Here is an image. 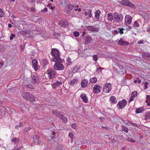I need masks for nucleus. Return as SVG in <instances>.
<instances>
[{"mask_svg":"<svg viewBox=\"0 0 150 150\" xmlns=\"http://www.w3.org/2000/svg\"><path fill=\"white\" fill-rule=\"evenodd\" d=\"M84 14L86 17V19H88L92 17L91 11H90L88 13L86 11H85L84 13Z\"/></svg>","mask_w":150,"mask_h":150,"instance_id":"a211bd4d","label":"nucleus"},{"mask_svg":"<svg viewBox=\"0 0 150 150\" xmlns=\"http://www.w3.org/2000/svg\"><path fill=\"white\" fill-rule=\"evenodd\" d=\"M52 112L53 114L56 117H60L62 115V114H61V112H59L56 110L55 111L54 110H52Z\"/></svg>","mask_w":150,"mask_h":150,"instance_id":"f3484780","label":"nucleus"},{"mask_svg":"<svg viewBox=\"0 0 150 150\" xmlns=\"http://www.w3.org/2000/svg\"><path fill=\"white\" fill-rule=\"evenodd\" d=\"M128 140L129 141H130V142H132L133 143V142H135V140H134V139H131L130 138H128Z\"/></svg>","mask_w":150,"mask_h":150,"instance_id":"603ef678","label":"nucleus"},{"mask_svg":"<svg viewBox=\"0 0 150 150\" xmlns=\"http://www.w3.org/2000/svg\"><path fill=\"white\" fill-rule=\"evenodd\" d=\"M74 136L73 134L71 132H70L69 134V137L70 138H73V137Z\"/></svg>","mask_w":150,"mask_h":150,"instance_id":"8fccbe9b","label":"nucleus"},{"mask_svg":"<svg viewBox=\"0 0 150 150\" xmlns=\"http://www.w3.org/2000/svg\"><path fill=\"white\" fill-rule=\"evenodd\" d=\"M15 36H16V35L15 34H13V33L11 34V36L10 37V39L11 40H12L13 39V38L15 37Z\"/></svg>","mask_w":150,"mask_h":150,"instance_id":"49530a36","label":"nucleus"},{"mask_svg":"<svg viewBox=\"0 0 150 150\" xmlns=\"http://www.w3.org/2000/svg\"><path fill=\"white\" fill-rule=\"evenodd\" d=\"M47 11V8H45L43 10H42L41 11L42 12H45Z\"/></svg>","mask_w":150,"mask_h":150,"instance_id":"4d7b16f0","label":"nucleus"},{"mask_svg":"<svg viewBox=\"0 0 150 150\" xmlns=\"http://www.w3.org/2000/svg\"><path fill=\"white\" fill-rule=\"evenodd\" d=\"M113 18H114V16H111L108 17V20L110 21H112L113 20Z\"/></svg>","mask_w":150,"mask_h":150,"instance_id":"37998d69","label":"nucleus"},{"mask_svg":"<svg viewBox=\"0 0 150 150\" xmlns=\"http://www.w3.org/2000/svg\"><path fill=\"white\" fill-rule=\"evenodd\" d=\"M81 98L82 99L83 101L85 103H87L88 102L87 98L86 96V94L84 93H83L81 95Z\"/></svg>","mask_w":150,"mask_h":150,"instance_id":"6ab92c4d","label":"nucleus"},{"mask_svg":"<svg viewBox=\"0 0 150 150\" xmlns=\"http://www.w3.org/2000/svg\"><path fill=\"white\" fill-rule=\"evenodd\" d=\"M22 125H23L22 123L21 122L20 123L19 125H16L15 127L16 128H17V127H20L22 126Z\"/></svg>","mask_w":150,"mask_h":150,"instance_id":"864d4df0","label":"nucleus"},{"mask_svg":"<svg viewBox=\"0 0 150 150\" xmlns=\"http://www.w3.org/2000/svg\"><path fill=\"white\" fill-rule=\"evenodd\" d=\"M60 119L64 122V123H67L68 121L67 118L65 117L64 115L62 114L60 117Z\"/></svg>","mask_w":150,"mask_h":150,"instance_id":"412c9836","label":"nucleus"},{"mask_svg":"<svg viewBox=\"0 0 150 150\" xmlns=\"http://www.w3.org/2000/svg\"><path fill=\"white\" fill-rule=\"evenodd\" d=\"M26 86L28 88H33V86L32 85L30 84L27 85Z\"/></svg>","mask_w":150,"mask_h":150,"instance_id":"bf43d9fd","label":"nucleus"},{"mask_svg":"<svg viewBox=\"0 0 150 150\" xmlns=\"http://www.w3.org/2000/svg\"><path fill=\"white\" fill-rule=\"evenodd\" d=\"M63 60L61 59L57 60L55 62V64L54 66V68L55 70H61L64 68V65L61 64Z\"/></svg>","mask_w":150,"mask_h":150,"instance_id":"f03ea898","label":"nucleus"},{"mask_svg":"<svg viewBox=\"0 0 150 150\" xmlns=\"http://www.w3.org/2000/svg\"><path fill=\"white\" fill-rule=\"evenodd\" d=\"M47 73L50 79L53 78L55 76V72L53 69H50L47 70Z\"/></svg>","mask_w":150,"mask_h":150,"instance_id":"39448f33","label":"nucleus"},{"mask_svg":"<svg viewBox=\"0 0 150 150\" xmlns=\"http://www.w3.org/2000/svg\"><path fill=\"white\" fill-rule=\"evenodd\" d=\"M86 34V32H83V34H82V37H83V36H84L85 35V34Z\"/></svg>","mask_w":150,"mask_h":150,"instance_id":"774afa93","label":"nucleus"},{"mask_svg":"<svg viewBox=\"0 0 150 150\" xmlns=\"http://www.w3.org/2000/svg\"><path fill=\"white\" fill-rule=\"evenodd\" d=\"M8 27L9 28H11L12 26L11 24L10 23L8 24Z\"/></svg>","mask_w":150,"mask_h":150,"instance_id":"338daca9","label":"nucleus"},{"mask_svg":"<svg viewBox=\"0 0 150 150\" xmlns=\"http://www.w3.org/2000/svg\"><path fill=\"white\" fill-rule=\"evenodd\" d=\"M31 80L33 83H36L38 82L39 81V78L36 76H31Z\"/></svg>","mask_w":150,"mask_h":150,"instance_id":"4468645a","label":"nucleus"},{"mask_svg":"<svg viewBox=\"0 0 150 150\" xmlns=\"http://www.w3.org/2000/svg\"><path fill=\"white\" fill-rule=\"evenodd\" d=\"M97 81V79L95 77H94L93 78H92L90 79V82L89 83V85L91 83H95Z\"/></svg>","mask_w":150,"mask_h":150,"instance_id":"5701e85b","label":"nucleus"},{"mask_svg":"<svg viewBox=\"0 0 150 150\" xmlns=\"http://www.w3.org/2000/svg\"><path fill=\"white\" fill-rule=\"evenodd\" d=\"M67 64H67V65L68 66L71 64L72 63V62L71 61V59L69 57H68L67 59Z\"/></svg>","mask_w":150,"mask_h":150,"instance_id":"4c0bfd02","label":"nucleus"},{"mask_svg":"<svg viewBox=\"0 0 150 150\" xmlns=\"http://www.w3.org/2000/svg\"><path fill=\"white\" fill-rule=\"evenodd\" d=\"M78 80L76 79H73L71 81V82L70 83V84L71 86H73L76 83H77Z\"/></svg>","mask_w":150,"mask_h":150,"instance_id":"a878e982","label":"nucleus"},{"mask_svg":"<svg viewBox=\"0 0 150 150\" xmlns=\"http://www.w3.org/2000/svg\"><path fill=\"white\" fill-rule=\"evenodd\" d=\"M134 26L136 27H138L139 26V25L137 21H135L134 24Z\"/></svg>","mask_w":150,"mask_h":150,"instance_id":"79ce46f5","label":"nucleus"},{"mask_svg":"<svg viewBox=\"0 0 150 150\" xmlns=\"http://www.w3.org/2000/svg\"><path fill=\"white\" fill-rule=\"evenodd\" d=\"M59 53V52L57 49H52L51 54L53 57V61L55 62L56 60L61 59L60 57Z\"/></svg>","mask_w":150,"mask_h":150,"instance_id":"7ed1b4c3","label":"nucleus"},{"mask_svg":"<svg viewBox=\"0 0 150 150\" xmlns=\"http://www.w3.org/2000/svg\"><path fill=\"white\" fill-rule=\"evenodd\" d=\"M114 18L115 21L118 23L122 21L123 18V16L121 14L117 12L114 13Z\"/></svg>","mask_w":150,"mask_h":150,"instance_id":"20e7f679","label":"nucleus"},{"mask_svg":"<svg viewBox=\"0 0 150 150\" xmlns=\"http://www.w3.org/2000/svg\"><path fill=\"white\" fill-rule=\"evenodd\" d=\"M129 2L130 1L127 0H122L120 2L124 5L128 6Z\"/></svg>","mask_w":150,"mask_h":150,"instance_id":"4be33fe9","label":"nucleus"},{"mask_svg":"<svg viewBox=\"0 0 150 150\" xmlns=\"http://www.w3.org/2000/svg\"><path fill=\"white\" fill-rule=\"evenodd\" d=\"M137 92L136 91L133 92L132 93V96H134V97L137 96Z\"/></svg>","mask_w":150,"mask_h":150,"instance_id":"c03bdc74","label":"nucleus"},{"mask_svg":"<svg viewBox=\"0 0 150 150\" xmlns=\"http://www.w3.org/2000/svg\"><path fill=\"white\" fill-rule=\"evenodd\" d=\"M111 89V86L110 83H107L105 85L103 91L106 93H109Z\"/></svg>","mask_w":150,"mask_h":150,"instance_id":"0eeeda50","label":"nucleus"},{"mask_svg":"<svg viewBox=\"0 0 150 150\" xmlns=\"http://www.w3.org/2000/svg\"><path fill=\"white\" fill-rule=\"evenodd\" d=\"M74 7V6L71 4L67 5L65 7V8L67 13H68L69 11H71Z\"/></svg>","mask_w":150,"mask_h":150,"instance_id":"dca6fc26","label":"nucleus"},{"mask_svg":"<svg viewBox=\"0 0 150 150\" xmlns=\"http://www.w3.org/2000/svg\"><path fill=\"white\" fill-rule=\"evenodd\" d=\"M42 63L44 66H46L48 63V62L46 59H42Z\"/></svg>","mask_w":150,"mask_h":150,"instance_id":"473e14b6","label":"nucleus"},{"mask_svg":"<svg viewBox=\"0 0 150 150\" xmlns=\"http://www.w3.org/2000/svg\"><path fill=\"white\" fill-rule=\"evenodd\" d=\"M99 118L102 121H103L104 120V118H103V117H100Z\"/></svg>","mask_w":150,"mask_h":150,"instance_id":"69168bd1","label":"nucleus"},{"mask_svg":"<svg viewBox=\"0 0 150 150\" xmlns=\"http://www.w3.org/2000/svg\"><path fill=\"white\" fill-rule=\"evenodd\" d=\"M93 59L94 61H96L98 60L97 55H95L93 56Z\"/></svg>","mask_w":150,"mask_h":150,"instance_id":"a18cd8bd","label":"nucleus"},{"mask_svg":"<svg viewBox=\"0 0 150 150\" xmlns=\"http://www.w3.org/2000/svg\"><path fill=\"white\" fill-rule=\"evenodd\" d=\"M22 95L23 98L27 101L33 102L35 100L34 96L28 92H24L23 93Z\"/></svg>","mask_w":150,"mask_h":150,"instance_id":"f257e3e1","label":"nucleus"},{"mask_svg":"<svg viewBox=\"0 0 150 150\" xmlns=\"http://www.w3.org/2000/svg\"><path fill=\"white\" fill-rule=\"evenodd\" d=\"M30 10L32 12H33L35 11L34 8H31Z\"/></svg>","mask_w":150,"mask_h":150,"instance_id":"e2e57ef3","label":"nucleus"},{"mask_svg":"<svg viewBox=\"0 0 150 150\" xmlns=\"http://www.w3.org/2000/svg\"><path fill=\"white\" fill-rule=\"evenodd\" d=\"M146 102L147 103V105L148 106L150 105V95L146 96Z\"/></svg>","mask_w":150,"mask_h":150,"instance_id":"cd10ccee","label":"nucleus"},{"mask_svg":"<svg viewBox=\"0 0 150 150\" xmlns=\"http://www.w3.org/2000/svg\"><path fill=\"white\" fill-rule=\"evenodd\" d=\"M3 15V12L2 10L0 8V16L2 17Z\"/></svg>","mask_w":150,"mask_h":150,"instance_id":"3c124183","label":"nucleus"},{"mask_svg":"<svg viewBox=\"0 0 150 150\" xmlns=\"http://www.w3.org/2000/svg\"><path fill=\"white\" fill-rule=\"evenodd\" d=\"M11 140L12 141L15 143H18L19 141V139L18 138H16V137L12 138L11 139Z\"/></svg>","mask_w":150,"mask_h":150,"instance_id":"72a5a7b5","label":"nucleus"},{"mask_svg":"<svg viewBox=\"0 0 150 150\" xmlns=\"http://www.w3.org/2000/svg\"><path fill=\"white\" fill-rule=\"evenodd\" d=\"M148 85V83L147 82H146L144 83V87H145V89H146L147 87V85Z\"/></svg>","mask_w":150,"mask_h":150,"instance_id":"13d9d810","label":"nucleus"},{"mask_svg":"<svg viewBox=\"0 0 150 150\" xmlns=\"http://www.w3.org/2000/svg\"><path fill=\"white\" fill-rule=\"evenodd\" d=\"M132 18L129 15H127L125 17V21L126 23L130 24L131 23Z\"/></svg>","mask_w":150,"mask_h":150,"instance_id":"1a4fd4ad","label":"nucleus"},{"mask_svg":"<svg viewBox=\"0 0 150 150\" xmlns=\"http://www.w3.org/2000/svg\"><path fill=\"white\" fill-rule=\"evenodd\" d=\"M100 13V11L99 10L97 11L95 13V18L96 19L98 20L99 19V16Z\"/></svg>","mask_w":150,"mask_h":150,"instance_id":"aec40b11","label":"nucleus"},{"mask_svg":"<svg viewBox=\"0 0 150 150\" xmlns=\"http://www.w3.org/2000/svg\"><path fill=\"white\" fill-rule=\"evenodd\" d=\"M150 119V111H147L145 115V119L147 120Z\"/></svg>","mask_w":150,"mask_h":150,"instance_id":"b1692460","label":"nucleus"},{"mask_svg":"<svg viewBox=\"0 0 150 150\" xmlns=\"http://www.w3.org/2000/svg\"><path fill=\"white\" fill-rule=\"evenodd\" d=\"M135 98V97H134V96H131L129 100V102H130L133 100H134Z\"/></svg>","mask_w":150,"mask_h":150,"instance_id":"09e8293b","label":"nucleus"},{"mask_svg":"<svg viewBox=\"0 0 150 150\" xmlns=\"http://www.w3.org/2000/svg\"><path fill=\"white\" fill-rule=\"evenodd\" d=\"M122 130L126 133H127L128 131V129L127 127L123 126L122 128Z\"/></svg>","mask_w":150,"mask_h":150,"instance_id":"f704fd0d","label":"nucleus"},{"mask_svg":"<svg viewBox=\"0 0 150 150\" xmlns=\"http://www.w3.org/2000/svg\"><path fill=\"white\" fill-rule=\"evenodd\" d=\"M143 109L142 108H137L136 109V112L137 113H139L141 112L143 110Z\"/></svg>","mask_w":150,"mask_h":150,"instance_id":"2f4dec72","label":"nucleus"},{"mask_svg":"<svg viewBox=\"0 0 150 150\" xmlns=\"http://www.w3.org/2000/svg\"><path fill=\"white\" fill-rule=\"evenodd\" d=\"M100 87L99 86L96 85L93 88V90L95 93H98L100 92Z\"/></svg>","mask_w":150,"mask_h":150,"instance_id":"9d476101","label":"nucleus"},{"mask_svg":"<svg viewBox=\"0 0 150 150\" xmlns=\"http://www.w3.org/2000/svg\"><path fill=\"white\" fill-rule=\"evenodd\" d=\"M4 50L3 45L0 44V51H2Z\"/></svg>","mask_w":150,"mask_h":150,"instance_id":"de8ad7c7","label":"nucleus"},{"mask_svg":"<svg viewBox=\"0 0 150 150\" xmlns=\"http://www.w3.org/2000/svg\"><path fill=\"white\" fill-rule=\"evenodd\" d=\"M88 81L87 79H84L81 83V86L82 88H85L88 84Z\"/></svg>","mask_w":150,"mask_h":150,"instance_id":"2eb2a0df","label":"nucleus"},{"mask_svg":"<svg viewBox=\"0 0 150 150\" xmlns=\"http://www.w3.org/2000/svg\"><path fill=\"white\" fill-rule=\"evenodd\" d=\"M111 16H113L112 15V13H109L108 14V17Z\"/></svg>","mask_w":150,"mask_h":150,"instance_id":"680f3d73","label":"nucleus"},{"mask_svg":"<svg viewBox=\"0 0 150 150\" xmlns=\"http://www.w3.org/2000/svg\"><path fill=\"white\" fill-rule=\"evenodd\" d=\"M150 56V54L147 53H145L142 54V57L145 59H147Z\"/></svg>","mask_w":150,"mask_h":150,"instance_id":"c85d7f7f","label":"nucleus"},{"mask_svg":"<svg viewBox=\"0 0 150 150\" xmlns=\"http://www.w3.org/2000/svg\"><path fill=\"white\" fill-rule=\"evenodd\" d=\"M75 7V8H74V10L75 11H77V10H78V8H79V5H76L75 6H74Z\"/></svg>","mask_w":150,"mask_h":150,"instance_id":"6e6d98bb","label":"nucleus"},{"mask_svg":"<svg viewBox=\"0 0 150 150\" xmlns=\"http://www.w3.org/2000/svg\"><path fill=\"white\" fill-rule=\"evenodd\" d=\"M79 66L76 65L73 68V70L74 72H76L79 69Z\"/></svg>","mask_w":150,"mask_h":150,"instance_id":"e433bc0d","label":"nucleus"},{"mask_svg":"<svg viewBox=\"0 0 150 150\" xmlns=\"http://www.w3.org/2000/svg\"><path fill=\"white\" fill-rule=\"evenodd\" d=\"M116 98L115 96H112L110 98V100L111 102L113 103H117L116 100H115Z\"/></svg>","mask_w":150,"mask_h":150,"instance_id":"c756f323","label":"nucleus"},{"mask_svg":"<svg viewBox=\"0 0 150 150\" xmlns=\"http://www.w3.org/2000/svg\"><path fill=\"white\" fill-rule=\"evenodd\" d=\"M118 29L119 30V33H120L121 34H123L124 33L123 30H124L125 29L123 28H119Z\"/></svg>","mask_w":150,"mask_h":150,"instance_id":"a19ab883","label":"nucleus"},{"mask_svg":"<svg viewBox=\"0 0 150 150\" xmlns=\"http://www.w3.org/2000/svg\"><path fill=\"white\" fill-rule=\"evenodd\" d=\"M86 28L89 31L92 32H97L98 31V29L93 26H88L86 27Z\"/></svg>","mask_w":150,"mask_h":150,"instance_id":"f8f14e48","label":"nucleus"},{"mask_svg":"<svg viewBox=\"0 0 150 150\" xmlns=\"http://www.w3.org/2000/svg\"><path fill=\"white\" fill-rule=\"evenodd\" d=\"M74 36L77 37L79 35V33L78 32H74L73 33Z\"/></svg>","mask_w":150,"mask_h":150,"instance_id":"ea45409f","label":"nucleus"},{"mask_svg":"<svg viewBox=\"0 0 150 150\" xmlns=\"http://www.w3.org/2000/svg\"><path fill=\"white\" fill-rule=\"evenodd\" d=\"M127 101L125 100H123L120 101L117 104L118 108L119 109H122L126 105Z\"/></svg>","mask_w":150,"mask_h":150,"instance_id":"423d86ee","label":"nucleus"},{"mask_svg":"<svg viewBox=\"0 0 150 150\" xmlns=\"http://www.w3.org/2000/svg\"><path fill=\"white\" fill-rule=\"evenodd\" d=\"M71 127L74 129H75L76 127V124H73L71 125Z\"/></svg>","mask_w":150,"mask_h":150,"instance_id":"5fc2aeb1","label":"nucleus"},{"mask_svg":"<svg viewBox=\"0 0 150 150\" xmlns=\"http://www.w3.org/2000/svg\"><path fill=\"white\" fill-rule=\"evenodd\" d=\"M104 68H102L101 67H99L97 69V71L99 69H104Z\"/></svg>","mask_w":150,"mask_h":150,"instance_id":"0e129e2a","label":"nucleus"},{"mask_svg":"<svg viewBox=\"0 0 150 150\" xmlns=\"http://www.w3.org/2000/svg\"><path fill=\"white\" fill-rule=\"evenodd\" d=\"M129 123L130 124L133 125V126L135 127H139V125L137 124L134 123H133L131 121H129Z\"/></svg>","mask_w":150,"mask_h":150,"instance_id":"58836bf2","label":"nucleus"},{"mask_svg":"<svg viewBox=\"0 0 150 150\" xmlns=\"http://www.w3.org/2000/svg\"><path fill=\"white\" fill-rule=\"evenodd\" d=\"M35 138H36V139H35V138H34V142H37L38 143V138H37L36 137H35Z\"/></svg>","mask_w":150,"mask_h":150,"instance_id":"052dcab7","label":"nucleus"},{"mask_svg":"<svg viewBox=\"0 0 150 150\" xmlns=\"http://www.w3.org/2000/svg\"><path fill=\"white\" fill-rule=\"evenodd\" d=\"M58 25L62 27H66L68 25V22L67 21H59Z\"/></svg>","mask_w":150,"mask_h":150,"instance_id":"9b49d317","label":"nucleus"},{"mask_svg":"<svg viewBox=\"0 0 150 150\" xmlns=\"http://www.w3.org/2000/svg\"><path fill=\"white\" fill-rule=\"evenodd\" d=\"M92 40L90 36H87L86 37V40L85 42V44H87L89 42H91Z\"/></svg>","mask_w":150,"mask_h":150,"instance_id":"bb28decb","label":"nucleus"},{"mask_svg":"<svg viewBox=\"0 0 150 150\" xmlns=\"http://www.w3.org/2000/svg\"><path fill=\"white\" fill-rule=\"evenodd\" d=\"M32 62L34 69L36 71L40 67L39 66L38 64V62L37 60L36 59H33Z\"/></svg>","mask_w":150,"mask_h":150,"instance_id":"6e6552de","label":"nucleus"},{"mask_svg":"<svg viewBox=\"0 0 150 150\" xmlns=\"http://www.w3.org/2000/svg\"><path fill=\"white\" fill-rule=\"evenodd\" d=\"M118 43L119 45H128V43L122 41L121 40H120L119 41Z\"/></svg>","mask_w":150,"mask_h":150,"instance_id":"393cba45","label":"nucleus"},{"mask_svg":"<svg viewBox=\"0 0 150 150\" xmlns=\"http://www.w3.org/2000/svg\"><path fill=\"white\" fill-rule=\"evenodd\" d=\"M62 82L60 81H57L53 83L52 84V87L54 88H56L57 87L60 86L62 85Z\"/></svg>","mask_w":150,"mask_h":150,"instance_id":"ddd939ff","label":"nucleus"},{"mask_svg":"<svg viewBox=\"0 0 150 150\" xmlns=\"http://www.w3.org/2000/svg\"><path fill=\"white\" fill-rule=\"evenodd\" d=\"M128 6L133 8H135V5L130 2L128 4Z\"/></svg>","mask_w":150,"mask_h":150,"instance_id":"c9c22d12","label":"nucleus"},{"mask_svg":"<svg viewBox=\"0 0 150 150\" xmlns=\"http://www.w3.org/2000/svg\"><path fill=\"white\" fill-rule=\"evenodd\" d=\"M33 19V21L35 22H37V21H40L42 20L41 18H38L36 16H34Z\"/></svg>","mask_w":150,"mask_h":150,"instance_id":"7c9ffc66","label":"nucleus"}]
</instances>
